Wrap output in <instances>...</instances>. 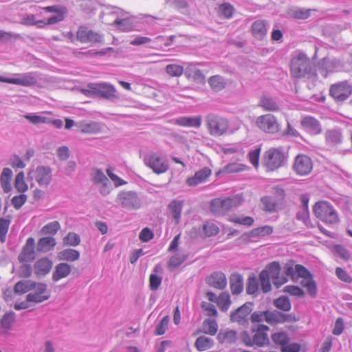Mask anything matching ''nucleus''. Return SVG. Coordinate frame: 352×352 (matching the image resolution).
<instances>
[{
  "label": "nucleus",
  "instance_id": "f257e3e1",
  "mask_svg": "<svg viewBox=\"0 0 352 352\" xmlns=\"http://www.w3.org/2000/svg\"><path fill=\"white\" fill-rule=\"evenodd\" d=\"M288 159V154L281 147H270L263 154L261 165L266 172H274L285 166Z\"/></svg>",
  "mask_w": 352,
  "mask_h": 352
},
{
  "label": "nucleus",
  "instance_id": "f03ea898",
  "mask_svg": "<svg viewBox=\"0 0 352 352\" xmlns=\"http://www.w3.org/2000/svg\"><path fill=\"white\" fill-rule=\"evenodd\" d=\"M290 74L293 78L296 79L316 77V71L313 69L309 58L303 54H299L292 59Z\"/></svg>",
  "mask_w": 352,
  "mask_h": 352
},
{
  "label": "nucleus",
  "instance_id": "7ed1b4c3",
  "mask_svg": "<svg viewBox=\"0 0 352 352\" xmlns=\"http://www.w3.org/2000/svg\"><path fill=\"white\" fill-rule=\"evenodd\" d=\"M270 327L265 324H257L251 329L252 336L247 331L241 334V341L248 346H264L270 344L268 331Z\"/></svg>",
  "mask_w": 352,
  "mask_h": 352
},
{
  "label": "nucleus",
  "instance_id": "20e7f679",
  "mask_svg": "<svg viewBox=\"0 0 352 352\" xmlns=\"http://www.w3.org/2000/svg\"><path fill=\"white\" fill-rule=\"evenodd\" d=\"M316 217L327 226L336 224L339 215L333 206L327 201H318L313 206Z\"/></svg>",
  "mask_w": 352,
  "mask_h": 352
},
{
  "label": "nucleus",
  "instance_id": "39448f33",
  "mask_svg": "<svg viewBox=\"0 0 352 352\" xmlns=\"http://www.w3.org/2000/svg\"><path fill=\"white\" fill-rule=\"evenodd\" d=\"M243 202L241 195H236L231 197L215 198L210 203V212L216 215H223L232 209L241 206Z\"/></svg>",
  "mask_w": 352,
  "mask_h": 352
},
{
  "label": "nucleus",
  "instance_id": "423d86ee",
  "mask_svg": "<svg viewBox=\"0 0 352 352\" xmlns=\"http://www.w3.org/2000/svg\"><path fill=\"white\" fill-rule=\"evenodd\" d=\"M206 127L212 137H221L226 135L230 128L229 120L221 116L210 113L205 119Z\"/></svg>",
  "mask_w": 352,
  "mask_h": 352
},
{
  "label": "nucleus",
  "instance_id": "0eeeda50",
  "mask_svg": "<svg viewBox=\"0 0 352 352\" xmlns=\"http://www.w3.org/2000/svg\"><path fill=\"white\" fill-rule=\"evenodd\" d=\"M255 124L265 133L275 134L280 131L277 118L271 113L263 114L256 118Z\"/></svg>",
  "mask_w": 352,
  "mask_h": 352
},
{
  "label": "nucleus",
  "instance_id": "6e6552de",
  "mask_svg": "<svg viewBox=\"0 0 352 352\" xmlns=\"http://www.w3.org/2000/svg\"><path fill=\"white\" fill-rule=\"evenodd\" d=\"M296 281L300 278V285L306 288L307 293L312 297L317 294V288L310 272L302 265H296Z\"/></svg>",
  "mask_w": 352,
  "mask_h": 352
},
{
  "label": "nucleus",
  "instance_id": "1a4fd4ad",
  "mask_svg": "<svg viewBox=\"0 0 352 352\" xmlns=\"http://www.w3.org/2000/svg\"><path fill=\"white\" fill-rule=\"evenodd\" d=\"M329 96L336 102L346 100L352 94V86L347 80L332 84L329 87Z\"/></svg>",
  "mask_w": 352,
  "mask_h": 352
},
{
  "label": "nucleus",
  "instance_id": "9d476101",
  "mask_svg": "<svg viewBox=\"0 0 352 352\" xmlns=\"http://www.w3.org/2000/svg\"><path fill=\"white\" fill-rule=\"evenodd\" d=\"M271 339L276 345L280 347L281 352H299L300 350L299 344L289 343V338L285 332H275L272 334Z\"/></svg>",
  "mask_w": 352,
  "mask_h": 352
},
{
  "label": "nucleus",
  "instance_id": "9b49d317",
  "mask_svg": "<svg viewBox=\"0 0 352 352\" xmlns=\"http://www.w3.org/2000/svg\"><path fill=\"white\" fill-rule=\"evenodd\" d=\"M292 169L298 176H307L313 169V162L308 155L298 154L294 158Z\"/></svg>",
  "mask_w": 352,
  "mask_h": 352
},
{
  "label": "nucleus",
  "instance_id": "f8f14e48",
  "mask_svg": "<svg viewBox=\"0 0 352 352\" xmlns=\"http://www.w3.org/2000/svg\"><path fill=\"white\" fill-rule=\"evenodd\" d=\"M144 164L157 175L166 173L169 165L167 161L157 153H152L144 158Z\"/></svg>",
  "mask_w": 352,
  "mask_h": 352
},
{
  "label": "nucleus",
  "instance_id": "ddd939ff",
  "mask_svg": "<svg viewBox=\"0 0 352 352\" xmlns=\"http://www.w3.org/2000/svg\"><path fill=\"white\" fill-rule=\"evenodd\" d=\"M280 265L278 262H272L267 265L262 272H265L267 276L272 280L276 287H280L287 281V278L280 274Z\"/></svg>",
  "mask_w": 352,
  "mask_h": 352
},
{
  "label": "nucleus",
  "instance_id": "4468645a",
  "mask_svg": "<svg viewBox=\"0 0 352 352\" xmlns=\"http://www.w3.org/2000/svg\"><path fill=\"white\" fill-rule=\"evenodd\" d=\"M298 320L294 314H284L280 311L274 310H267L266 322L270 325L274 326L281 324L285 322H294Z\"/></svg>",
  "mask_w": 352,
  "mask_h": 352
},
{
  "label": "nucleus",
  "instance_id": "2eb2a0df",
  "mask_svg": "<svg viewBox=\"0 0 352 352\" xmlns=\"http://www.w3.org/2000/svg\"><path fill=\"white\" fill-rule=\"evenodd\" d=\"M117 202L122 208L131 210L138 209L140 202L136 193L131 191L120 192L117 197Z\"/></svg>",
  "mask_w": 352,
  "mask_h": 352
},
{
  "label": "nucleus",
  "instance_id": "dca6fc26",
  "mask_svg": "<svg viewBox=\"0 0 352 352\" xmlns=\"http://www.w3.org/2000/svg\"><path fill=\"white\" fill-rule=\"evenodd\" d=\"M76 40L81 43H96L101 41V36L85 25L80 26L76 33Z\"/></svg>",
  "mask_w": 352,
  "mask_h": 352
},
{
  "label": "nucleus",
  "instance_id": "f3484780",
  "mask_svg": "<svg viewBox=\"0 0 352 352\" xmlns=\"http://www.w3.org/2000/svg\"><path fill=\"white\" fill-rule=\"evenodd\" d=\"M32 290L33 292L26 296L28 302L40 303L47 300L50 296V292L47 290L46 284L35 283Z\"/></svg>",
  "mask_w": 352,
  "mask_h": 352
},
{
  "label": "nucleus",
  "instance_id": "a211bd4d",
  "mask_svg": "<svg viewBox=\"0 0 352 352\" xmlns=\"http://www.w3.org/2000/svg\"><path fill=\"white\" fill-rule=\"evenodd\" d=\"M35 257V241L32 237H29L18 256V260L21 263H26L34 261Z\"/></svg>",
  "mask_w": 352,
  "mask_h": 352
},
{
  "label": "nucleus",
  "instance_id": "6ab92c4d",
  "mask_svg": "<svg viewBox=\"0 0 352 352\" xmlns=\"http://www.w3.org/2000/svg\"><path fill=\"white\" fill-rule=\"evenodd\" d=\"M0 82L23 87H30L36 84V78L30 73L20 75L17 78H6L0 76Z\"/></svg>",
  "mask_w": 352,
  "mask_h": 352
},
{
  "label": "nucleus",
  "instance_id": "aec40b11",
  "mask_svg": "<svg viewBox=\"0 0 352 352\" xmlns=\"http://www.w3.org/2000/svg\"><path fill=\"white\" fill-rule=\"evenodd\" d=\"M253 304L245 302L230 315L232 322H236L241 324L248 323L249 316L252 311Z\"/></svg>",
  "mask_w": 352,
  "mask_h": 352
},
{
  "label": "nucleus",
  "instance_id": "412c9836",
  "mask_svg": "<svg viewBox=\"0 0 352 352\" xmlns=\"http://www.w3.org/2000/svg\"><path fill=\"white\" fill-rule=\"evenodd\" d=\"M29 175L34 178L40 186H47L50 184L52 175L50 168L38 166L35 170L31 171Z\"/></svg>",
  "mask_w": 352,
  "mask_h": 352
},
{
  "label": "nucleus",
  "instance_id": "4be33fe9",
  "mask_svg": "<svg viewBox=\"0 0 352 352\" xmlns=\"http://www.w3.org/2000/svg\"><path fill=\"white\" fill-rule=\"evenodd\" d=\"M276 192L278 194L280 199L276 200L272 197L266 196L261 199V202L263 205V210L267 212H274L277 210L281 204V201L285 197L284 190L281 188H276Z\"/></svg>",
  "mask_w": 352,
  "mask_h": 352
},
{
  "label": "nucleus",
  "instance_id": "5701e85b",
  "mask_svg": "<svg viewBox=\"0 0 352 352\" xmlns=\"http://www.w3.org/2000/svg\"><path fill=\"white\" fill-rule=\"evenodd\" d=\"M212 171L208 167H204L194 174L193 176L186 179V184L188 186L193 187L200 184L206 182L210 177Z\"/></svg>",
  "mask_w": 352,
  "mask_h": 352
},
{
  "label": "nucleus",
  "instance_id": "b1692460",
  "mask_svg": "<svg viewBox=\"0 0 352 352\" xmlns=\"http://www.w3.org/2000/svg\"><path fill=\"white\" fill-rule=\"evenodd\" d=\"M92 179L95 184L101 185L100 192L102 195H106L110 192L111 190V184L109 182L108 178L105 176V175L101 170H94L92 176Z\"/></svg>",
  "mask_w": 352,
  "mask_h": 352
},
{
  "label": "nucleus",
  "instance_id": "393cba45",
  "mask_svg": "<svg viewBox=\"0 0 352 352\" xmlns=\"http://www.w3.org/2000/svg\"><path fill=\"white\" fill-rule=\"evenodd\" d=\"M206 283L215 289H223L227 286V278L221 272H214L206 279Z\"/></svg>",
  "mask_w": 352,
  "mask_h": 352
},
{
  "label": "nucleus",
  "instance_id": "a878e982",
  "mask_svg": "<svg viewBox=\"0 0 352 352\" xmlns=\"http://www.w3.org/2000/svg\"><path fill=\"white\" fill-rule=\"evenodd\" d=\"M252 36L257 40H263L267 34V26L266 21L258 19L252 23L251 25Z\"/></svg>",
  "mask_w": 352,
  "mask_h": 352
},
{
  "label": "nucleus",
  "instance_id": "bb28decb",
  "mask_svg": "<svg viewBox=\"0 0 352 352\" xmlns=\"http://www.w3.org/2000/svg\"><path fill=\"white\" fill-rule=\"evenodd\" d=\"M302 128L311 134L316 135L321 132L319 122L313 117H305L300 122Z\"/></svg>",
  "mask_w": 352,
  "mask_h": 352
},
{
  "label": "nucleus",
  "instance_id": "cd10ccee",
  "mask_svg": "<svg viewBox=\"0 0 352 352\" xmlns=\"http://www.w3.org/2000/svg\"><path fill=\"white\" fill-rule=\"evenodd\" d=\"M184 201L181 200H173L168 205V209L176 225L179 224L180 221Z\"/></svg>",
  "mask_w": 352,
  "mask_h": 352
},
{
  "label": "nucleus",
  "instance_id": "c85d7f7f",
  "mask_svg": "<svg viewBox=\"0 0 352 352\" xmlns=\"http://www.w3.org/2000/svg\"><path fill=\"white\" fill-rule=\"evenodd\" d=\"M175 124L181 126L199 128L201 124V117H180L175 120Z\"/></svg>",
  "mask_w": 352,
  "mask_h": 352
},
{
  "label": "nucleus",
  "instance_id": "c756f323",
  "mask_svg": "<svg viewBox=\"0 0 352 352\" xmlns=\"http://www.w3.org/2000/svg\"><path fill=\"white\" fill-rule=\"evenodd\" d=\"M52 267V262L47 258L38 259L34 265V272L37 275L48 274Z\"/></svg>",
  "mask_w": 352,
  "mask_h": 352
},
{
  "label": "nucleus",
  "instance_id": "7c9ffc66",
  "mask_svg": "<svg viewBox=\"0 0 352 352\" xmlns=\"http://www.w3.org/2000/svg\"><path fill=\"white\" fill-rule=\"evenodd\" d=\"M274 231V228L271 226H263L252 229L248 233L250 239H261L270 235Z\"/></svg>",
  "mask_w": 352,
  "mask_h": 352
},
{
  "label": "nucleus",
  "instance_id": "2f4dec72",
  "mask_svg": "<svg viewBox=\"0 0 352 352\" xmlns=\"http://www.w3.org/2000/svg\"><path fill=\"white\" fill-rule=\"evenodd\" d=\"M71 266L65 263H59L56 266L55 271L53 272L52 278L54 281L67 277L71 272Z\"/></svg>",
  "mask_w": 352,
  "mask_h": 352
},
{
  "label": "nucleus",
  "instance_id": "473e14b6",
  "mask_svg": "<svg viewBox=\"0 0 352 352\" xmlns=\"http://www.w3.org/2000/svg\"><path fill=\"white\" fill-rule=\"evenodd\" d=\"M99 97L105 99H115L118 98L117 91L114 86L109 83L101 82Z\"/></svg>",
  "mask_w": 352,
  "mask_h": 352
},
{
  "label": "nucleus",
  "instance_id": "72a5a7b5",
  "mask_svg": "<svg viewBox=\"0 0 352 352\" xmlns=\"http://www.w3.org/2000/svg\"><path fill=\"white\" fill-rule=\"evenodd\" d=\"M56 245L55 239L51 236H46L40 239L37 244V250L41 252H47L52 250Z\"/></svg>",
  "mask_w": 352,
  "mask_h": 352
},
{
  "label": "nucleus",
  "instance_id": "f704fd0d",
  "mask_svg": "<svg viewBox=\"0 0 352 352\" xmlns=\"http://www.w3.org/2000/svg\"><path fill=\"white\" fill-rule=\"evenodd\" d=\"M213 345V340L205 336L198 337L195 342V346L198 351H207L211 349Z\"/></svg>",
  "mask_w": 352,
  "mask_h": 352
},
{
  "label": "nucleus",
  "instance_id": "c9c22d12",
  "mask_svg": "<svg viewBox=\"0 0 352 352\" xmlns=\"http://www.w3.org/2000/svg\"><path fill=\"white\" fill-rule=\"evenodd\" d=\"M230 289L233 294H239L243 291V278L240 274H233L230 277Z\"/></svg>",
  "mask_w": 352,
  "mask_h": 352
},
{
  "label": "nucleus",
  "instance_id": "e433bc0d",
  "mask_svg": "<svg viewBox=\"0 0 352 352\" xmlns=\"http://www.w3.org/2000/svg\"><path fill=\"white\" fill-rule=\"evenodd\" d=\"M12 172L8 168H3L1 175V187L5 192H9L11 189V184L10 180L12 178Z\"/></svg>",
  "mask_w": 352,
  "mask_h": 352
},
{
  "label": "nucleus",
  "instance_id": "4c0bfd02",
  "mask_svg": "<svg viewBox=\"0 0 352 352\" xmlns=\"http://www.w3.org/2000/svg\"><path fill=\"white\" fill-rule=\"evenodd\" d=\"M218 341L221 344H231L236 340V332L232 330L221 331L217 336Z\"/></svg>",
  "mask_w": 352,
  "mask_h": 352
},
{
  "label": "nucleus",
  "instance_id": "58836bf2",
  "mask_svg": "<svg viewBox=\"0 0 352 352\" xmlns=\"http://www.w3.org/2000/svg\"><path fill=\"white\" fill-rule=\"evenodd\" d=\"M79 257V252L73 249H65L58 254V258L60 261L73 262L78 260Z\"/></svg>",
  "mask_w": 352,
  "mask_h": 352
},
{
  "label": "nucleus",
  "instance_id": "ea45409f",
  "mask_svg": "<svg viewBox=\"0 0 352 352\" xmlns=\"http://www.w3.org/2000/svg\"><path fill=\"white\" fill-rule=\"evenodd\" d=\"M259 106L265 111H277L279 108L276 102L267 96H263L259 101Z\"/></svg>",
  "mask_w": 352,
  "mask_h": 352
},
{
  "label": "nucleus",
  "instance_id": "a19ab883",
  "mask_svg": "<svg viewBox=\"0 0 352 352\" xmlns=\"http://www.w3.org/2000/svg\"><path fill=\"white\" fill-rule=\"evenodd\" d=\"M186 75L188 78H192L193 80L203 81L204 80V75L202 72L198 69L195 65L190 63L186 69Z\"/></svg>",
  "mask_w": 352,
  "mask_h": 352
},
{
  "label": "nucleus",
  "instance_id": "79ce46f5",
  "mask_svg": "<svg viewBox=\"0 0 352 352\" xmlns=\"http://www.w3.org/2000/svg\"><path fill=\"white\" fill-rule=\"evenodd\" d=\"M217 305L222 311H226L231 305V300L229 294L226 292H222L220 294L217 299Z\"/></svg>",
  "mask_w": 352,
  "mask_h": 352
},
{
  "label": "nucleus",
  "instance_id": "37998d69",
  "mask_svg": "<svg viewBox=\"0 0 352 352\" xmlns=\"http://www.w3.org/2000/svg\"><path fill=\"white\" fill-rule=\"evenodd\" d=\"M35 283L31 280H21L14 285V292L17 294H24L34 288Z\"/></svg>",
  "mask_w": 352,
  "mask_h": 352
},
{
  "label": "nucleus",
  "instance_id": "c03bdc74",
  "mask_svg": "<svg viewBox=\"0 0 352 352\" xmlns=\"http://www.w3.org/2000/svg\"><path fill=\"white\" fill-rule=\"evenodd\" d=\"M234 12V8L230 3H223L219 7L218 14L224 19H230Z\"/></svg>",
  "mask_w": 352,
  "mask_h": 352
},
{
  "label": "nucleus",
  "instance_id": "a18cd8bd",
  "mask_svg": "<svg viewBox=\"0 0 352 352\" xmlns=\"http://www.w3.org/2000/svg\"><path fill=\"white\" fill-rule=\"evenodd\" d=\"M274 305L283 311H289L292 308L289 299L285 296H280L274 300Z\"/></svg>",
  "mask_w": 352,
  "mask_h": 352
},
{
  "label": "nucleus",
  "instance_id": "49530a36",
  "mask_svg": "<svg viewBox=\"0 0 352 352\" xmlns=\"http://www.w3.org/2000/svg\"><path fill=\"white\" fill-rule=\"evenodd\" d=\"M116 28L121 32H129L133 30V23L129 19H116L113 22Z\"/></svg>",
  "mask_w": 352,
  "mask_h": 352
},
{
  "label": "nucleus",
  "instance_id": "de8ad7c7",
  "mask_svg": "<svg viewBox=\"0 0 352 352\" xmlns=\"http://www.w3.org/2000/svg\"><path fill=\"white\" fill-rule=\"evenodd\" d=\"M208 83L210 87L215 91L223 89L226 85L223 78L218 75L211 76L208 79Z\"/></svg>",
  "mask_w": 352,
  "mask_h": 352
},
{
  "label": "nucleus",
  "instance_id": "09e8293b",
  "mask_svg": "<svg viewBox=\"0 0 352 352\" xmlns=\"http://www.w3.org/2000/svg\"><path fill=\"white\" fill-rule=\"evenodd\" d=\"M14 321V314H6L0 321V326L3 333H6L8 331Z\"/></svg>",
  "mask_w": 352,
  "mask_h": 352
},
{
  "label": "nucleus",
  "instance_id": "8fccbe9b",
  "mask_svg": "<svg viewBox=\"0 0 352 352\" xmlns=\"http://www.w3.org/2000/svg\"><path fill=\"white\" fill-rule=\"evenodd\" d=\"M204 333L210 336H214L218 329V325L214 320L207 319L203 322Z\"/></svg>",
  "mask_w": 352,
  "mask_h": 352
},
{
  "label": "nucleus",
  "instance_id": "3c124183",
  "mask_svg": "<svg viewBox=\"0 0 352 352\" xmlns=\"http://www.w3.org/2000/svg\"><path fill=\"white\" fill-rule=\"evenodd\" d=\"M14 187L20 192H25L28 188V184L25 182V175L23 171L19 173L14 181Z\"/></svg>",
  "mask_w": 352,
  "mask_h": 352
},
{
  "label": "nucleus",
  "instance_id": "603ef678",
  "mask_svg": "<svg viewBox=\"0 0 352 352\" xmlns=\"http://www.w3.org/2000/svg\"><path fill=\"white\" fill-rule=\"evenodd\" d=\"M261 151V146H259L258 147L250 151L248 155L250 162L256 169H258L259 167Z\"/></svg>",
  "mask_w": 352,
  "mask_h": 352
},
{
  "label": "nucleus",
  "instance_id": "864d4df0",
  "mask_svg": "<svg viewBox=\"0 0 352 352\" xmlns=\"http://www.w3.org/2000/svg\"><path fill=\"white\" fill-rule=\"evenodd\" d=\"M203 231L206 236L210 237L217 235L219 232V228L213 222L206 221L203 225Z\"/></svg>",
  "mask_w": 352,
  "mask_h": 352
},
{
  "label": "nucleus",
  "instance_id": "5fc2aeb1",
  "mask_svg": "<svg viewBox=\"0 0 352 352\" xmlns=\"http://www.w3.org/2000/svg\"><path fill=\"white\" fill-rule=\"evenodd\" d=\"M165 71L171 77H179L184 73V67L177 64H169L166 66Z\"/></svg>",
  "mask_w": 352,
  "mask_h": 352
},
{
  "label": "nucleus",
  "instance_id": "6e6d98bb",
  "mask_svg": "<svg viewBox=\"0 0 352 352\" xmlns=\"http://www.w3.org/2000/svg\"><path fill=\"white\" fill-rule=\"evenodd\" d=\"M60 229V225L58 221H54L44 226L41 232L44 234L54 235Z\"/></svg>",
  "mask_w": 352,
  "mask_h": 352
},
{
  "label": "nucleus",
  "instance_id": "4d7b16f0",
  "mask_svg": "<svg viewBox=\"0 0 352 352\" xmlns=\"http://www.w3.org/2000/svg\"><path fill=\"white\" fill-rule=\"evenodd\" d=\"M296 265L294 261L290 260L285 264L283 267L286 276H289L294 281H296Z\"/></svg>",
  "mask_w": 352,
  "mask_h": 352
},
{
  "label": "nucleus",
  "instance_id": "13d9d810",
  "mask_svg": "<svg viewBox=\"0 0 352 352\" xmlns=\"http://www.w3.org/2000/svg\"><path fill=\"white\" fill-rule=\"evenodd\" d=\"M230 221L246 226H251L254 224V220L252 217H232L230 218Z\"/></svg>",
  "mask_w": 352,
  "mask_h": 352
},
{
  "label": "nucleus",
  "instance_id": "bf43d9fd",
  "mask_svg": "<svg viewBox=\"0 0 352 352\" xmlns=\"http://www.w3.org/2000/svg\"><path fill=\"white\" fill-rule=\"evenodd\" d=\"M24 118L28 120L29 122L34 124H44V123H50V119L42 116H37L34 114H28L24 116Z\"/></svg>",
  "mask_w": 352,
  "mask_h": 352
},
{
  "label": "nucleus",
  "instance_id": "052dcab7",
  "mask_svg": "<svg viewBox=\"0 0 352 352\" xmlns=\"http://www.w3.org/2000/svg\"><path fill=\"white\" fill-rule=\"evenodd\" d=\"M258 291V282L256 277H250L248 280L246 292L249 294H256Z\"/></svg>",
  "mask_w": 352,
  "mask_h": 352
},
{
  "label": "nucleus",
  "instance_id": "680f3d73",
  "mask_svg": "<svg viewBox=\"0 0 352 352\" xmlns=\"http://www.w3.org/2000/svg\"><path fill=\"white\" fill-rule=\"evenodd\" d=\"M169 323V316H164L160 321V322L156 326L155 330V334L156 336H162L165 333L168 325Z\"/></svg>",
  "mask_w": 352,
  "mask_h": 352
},
{
  "label": "nucleus",
  "instance_id": "e2e57ef3",
  "mask_svg": "<svg viewBox=\"0 0 352 352\" xmlns=\"http://www.w3.org/2000/svg\"><path fill=\"white\" fill-rule=\"evenodd\" d=\"M283 291L285 293L296 297H303L305 296L303 290L300 287L295 285H287L283 288Z\"/></svg>",
  "mask_w": 352,
  "mask_h": 352
},
{
  "label": "nucleus",
  "instance_id": "0e129e2a",
  "mask_svg": "<svg viewBox=\"0 0 352 352\" xmlns=\"http://www.w3.org/2000/svg\"><path fill=\"white\" fill-rule=\"evenodd\" d=\"M261 289L264 293L269 292L271 289L270 278L267 276L265 272H261L259 274Z\"/></svg>",
  "mask_w": 352,
  "mask_h": 352
},
{
  "label": "nucleus",
  "instance_id": "69168bd1",
  "mask_svg": "<svg viewBox=\"0 0 352 352\" xmlns=\"http://www.w3.org/2000/svg\"><path fill=\"white\" fill-rule=\"evenodd\" d=\"M186 260V257L179 254H175L170 257L168 266L169 268H176L181 265L182 263Z\"/></svg>",
  "mask_w": 352,
  "mask_h": 352
},
{
  "label": "nucleus",
  "instance_id": "338daca9",
  "mask_svg": "<svg viewBox=\"0 0 352 352\" xmlns=\"http://www.w3.org/2000/svg\"><path fill=\"white\" fill-rule=\"evenodd\" d=\"M63 241L65 244L71 246H76L80 242L79 235L74 232L68 233Z\"/></svg>",
  "mask_w": 352,
  "mask_h": 352
},
{
  "label": "nucleus",
  "instance_id": "774afa93",
  "mask_svg": "<svg viewBox=\"0 0 352 352\" xmlns=\"http://www.w3.org/2000/svg\"><path fill=\"white\" fill-rule=\"evenodd\" d=\"M162 281V278L156 274H151L149 276V287L153 291L157 290Z\"/></svg>",
  "mask_w": 352,
  "mask_h": 352
}]
</instances>
